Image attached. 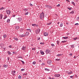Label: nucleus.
Masks as SVG:
<instances>
[{"label":"nucleus","instance_id":"nucleus-1","mask_svg":"<svg viewBox=\"0 0 79 79\" xmlns=\"http://www.w3.org/2000/svg\"><path fill=\"white\" fill-rule=\"evenodd\" d=\"M44 14V12H42V13H41L40 15V18L41 20L43 19L45 17Z\"/></svg>","mask_w":79,"mask_h":79},{"label":"nucleus","instance_id":"nucleus-2","mask_svg":"<svg viewBox=\"0 0 79 79\" xmlns=\"http://www.w3.org/2000/svg\"><path fill=\"white\" fill-rule=\"evenodd\" d=\"M47 62V63L48 64H49V65H51V64H52V61L50 60H48Z\"/></svg>","mask_w":79,"mask_h":79},{"label":"nucleus","instance_id":"nucleus-3","mask_svg":"<svg viewBox=\"0 0 79 79\" xmlns=\"http://www.w3.org/2000/svg\"><path fill=\"white\" fill-rule=\"evenodd\" d=\"M45 7L46 8H49V9H51V8H52V6H51L48 5H46L45 6Z\"/></svg>","mask_w":79,"mask_h":79},{"label":"nucleus","instance_id":"nucleus-4","mask_svg":"<svg viewBox=\"0 0 79 79\" xmlns=\"http://www.w3.org/2000/svg\"><path fill=\"white\" fill-rule=\"evenodd\" d=\"M6 12L7 13V15H10L11 13V11H10V10H6Z\"/></svg>","mask_w":79,"mask_h":79},{"label":"nucleus","instance_id":"nucleus-5","mask_svg":"<svg viewBox=\"0 0 79 79\" xmlns=\"http://www.w3.org/2000/svg\"><path fill=\"white\" fill-rule=\"evenodd\" d=\"M40 29L39 28L36 31V33L38 34L40 32Z\"/></svg>","mask_w":79,"mask_h":79},{"label":"nucleus","instance_id":"nucleus-6","mask_svg":"<svg viewBox=\"0 0 79 79\" xmlns=\"http://www.w3.org/2000/svg\"><path fill=\"white\" fill-rule=\"evenodd\" d=\"M54 77H60V74H56L54 75Z\"/></svg>","mask_w":79,"mask_h":79},{"label":"nucleus","instance_id":"nucleus-7","mask_svg":"<svg viewBox=\"0 0 79 79\" xmlns=\"http://www.w3.org/2000/svg\"><path fill=\"white\" fill-rule=\"evenodd\" d=\"M45 52L46 53V54H48V53H50V50L48 49H47L46 50Z\"/></svg>","mask_w":79,"mask_h":79},{"label":"nucleus","instance_id":"nucleus-8","mask_svg":"<svg viewBox=\"0 0 79 79\" xmlns=\"http://www.w3.org/2000/svg\"><path fill=\"white\" fill-rule=\"evenodd\" d=\"M15 73H16V71H12V74L13 76L15 75Z\"/></svg>","mask_w":79,"mask_h":79},{"label":"nucleus","instance_id":"nucleus-9","mask_svg":"<svg viewBox=\"0 0 79 79\" xmlns=\"http://www.w3.org/2000/svg\"><path fill=\"white\" fill-rule=\"evenodd\" d=\"M18 21H19V22H21V21L22 20V18H18Z\"/></svg>","mask_w":79,"mask_h":79},{"label":"nucleus","instance_id":"nucleus-10","mask_svg":"<svg viewBox=\"0 0 79 79\" xmlns=\"http://www.w3.org/2000/svg\"><path fill=\"white\" fill-rule=\"evenodd\" d=\"M26 47L25 46H23L22 48V50H26Z\"/></svg>","mask_w":79,"mask_h":79},{"label":"nucleus","instance_id":"nucleus-11","mask_svg":"<svg viewBox=\"0 0 79 79\" xmlns=\"http://www.w3.org/2000/svg\"><path fill=\"white\" fill-rule=\"evenodd\" d=\"M29 32L27 31L26 33H25V34H24L25 35V36H28V35H29Z\"/></svg>","mask_w":79,"mask_h":79},{"label":"nucleus","instance_id":"nucleus-12","mask_svg":"<svg viewBox=\"0 0 79 79\" xmlns=\"http://www.w3.org/2000/svg\"><path fill=\"white\" fill-rule=\"evenodd\" d=\"M32 26L36 27H38V25L35 24H32Z\"/></svg>","mask_w":79,"mask_h":79},{"label":"nucleus","instance_id":"nucleus-13","mask_svg":"<svg viewBox=\"0 0 79 79\" xmlns=\"http://www.w3.org/2000/svg\"><path fill=\"white\" fill-rule=\"evenodd\" d=\"M25 35L24 34L19 35V37H25Z\"/></svg>","mask_w":79,"mask_h":79},{"label":"nucleus","instance_id":"nucleus-14","mask_svg":"<svg viewBox=\"0 0 79 79\" xmlns=\"http://www.w3.org/2000/svg\"><path fill=\"white\" fill-rule=\"evenodd\" d=\"M48 35V34L47 32H45L44 33V36H47Z\"/></svg>","mask_w":79,"mask_h":79},{"label":"nucleus","instance_id":"nucleus-15","mask_svg":"<svg viewBox=\"0 0 79 79\" xmlns=\"http://www.w3.org/2000/svg\"><path fill=\"white\" fill-rule=\"evenodd\" d=\"M0 19H2L3 18V15L2 14L0 15Z\"/></svg>","mask_w":79,"mask_h":79},{"label":"nucleus","instance_id":"nucleus-16","mask_svg":"<svg viewBox=\"0 0 79 79\" xmlns=\"http://www.w3.org/2000/svg\"><path fill=\"white\" fill-rule=\"evenodd\" d=\"M73 73L71 71H70L68 73V74H73Z\"/></svg>","mask_w":79,"mask_h":79},{"label":"nucleus","instance_id":"nucleus-17","mask_svg":"<svg viewBox=\"0 0 79 79\" xmlns=\"http://www.w3.org/2000/svg\"><path fill=\"white\" fill-rule=\"evenodd\" d=\"M27 10H28V9H27V8H24L23 9V10L24 11H25V12H26Z\"/></svg>","mask_w":79,"mask_h":79},{"label":"nucleus","instance_id":"nucleus-18","mask_svg":"<svg viewBox=\"0 0 79 79\" xmlns=\"http://www.w3.org/2000/svg\"><path fill=\"white\" fill-rule=\"evenodd\" d=\"M44 69L45 71H50V69H47V68H45Z\"/></svg>","mask_w":79,"mask_h":79},{"label":"nucleus","instance_id":"nucleus-19","mask_svg":"<svg viewBox=\"0 0 79 79\" xmlns=\"http://www.w3.org/2000/svg\"><path fill=\"white\" fill-rule=\"evenodd\" d=\"M15 28L16 29H19V27L18 26H17L15 27Z\"/></svg>","mask_w":79,"mask_h":79},{"label":"nucleus","instance_id":"nucleus-20","mask_svg":"<svg viewBox=\"0 0 79 79\" xmlns=\"http://www.w3.org/2000/svg\"><path fill=\"white\" fill-rule=\"evenodd\" d=\"M14 39L15 40H16L17 41H18V38L16 37H14Z\"/></svg>","mask_w":79,"mask_h":79},{"label":"nucleus","instance_id":"nucleus-21","mask_svg":"<svg viewBox=\"0 0 79 79\" xmlns=\"http://www.w3.org/2000/svg\"><path fill=\"white\" fill-rule=\"evenodd\" d=\"M40 53L41 55H44V52L43 51H40Z\"/></svg>","mask_w":79,"mask_h":79},{"label":"nucleus","instance_id":"nucleus-22","mask_svg":"<svg viewBox=\"0 0 79 79\" xmlns=\"http://www.w3.org/2000/svg\"><path fill=\"white\" fill-rule=\"evenodd\" d=\"M74 10H73L71 12H70V14H74Z\"/></svg>","mask_w":79,"mask_h":79},{"label":"nucleus","instance_id":"nucleus-23","mask_svg":"<svg viewBox=\"0 0 79 79\" xmlns=\"http://www.w3.org/2000/svg\"><path fill=\"white\" fill-rule=\"evenodd\" d=\"M63 39H68V37H63Z\"/></svg>","mask_w":79,"mask_h":79},{"label":"nucleus","instance_id":"nucleus-24","mask_svg":"<svg viewBox=\"0 0 79 79\" xmlns=\"http://www.w3.org/2000/svg\"><path fill=\"white\" fill-rule=\"evenodd\" d=\"M7 15H5L4 18H3V19H5L6 18H7Z\"/></svg>","mask_w":79,"mask_h":79},{"label":"nucleus","instance_id":"nucleus-25","mask_svg":"<svg viewBox=\"0 0 79 79\" xmlns=\"http://www.w3.org/2000/svg\"><path fill=\"white\" fill-rule=\"evenodd\" d=\"M25 15H29V12H25Z\"/></svg>","mask_w":79,"mask_h":79},{"label":"nucleus","instance_id":"nucleus-26","mask_svg":"<svg viewBox=\"0 0 79 79\" xmlns=\"http://www.w3.org/2000/svg\"><path fill=\"white\" fill-rule=\"evenodd\" d=\"M10 19H7L6 22L7 23H10Z\"/></svg>","mask_w":79,"mask_h":79},{"label":"nucleus","instance_id":"nucleus-27","mask_svg":"<svg viewBox=\"0 0 79 79\" xmlns=\"http://www.w3.org/2000/svg\"><path fill=\"white\" fill-rule=\"evenodd\" d=\"M6 36H7L5 34L3 35V37L4 38H6Z\"/></svg>","mask_w":79,"mask_h":79},{"label":"nucleus","instance_id":"nucleus-28","mask_svg":"<svg viewBox=\"0 0 79 79\" xmlns=\"http://www.w3.org/2000/svg\"><path fill=\"white\" fill-rule=\"evenodd\" d=\"M3 67H4V68H6L7 67V66H8V65H5V64H4L3 65Z\"/></svg>","mask_w":79,"mask_h":79},{"label":"nucleus","instance_id":"nucleus-29","mask_svg":"<svg viewBox=\"0 0 79 79\" xmlns=\"http://www.w3.org/2000/svg\"><path fill=\"white\" fill-rule=\"evenodd\" d=\"M27 31H29L30 32H31V29L30 28L28 29H27Z\"/></svg>","mask_w":79,"mask_h":79},{"label":"nucleus","instance_id":"nucleus-30","mask_svg":"<svg viewBox=\"0 0 79 79\" xmlns=\"http://www.w3.org/2000/svg\"><path fill=\"white\" fill-rule=\"evenodd\" d=\"M68 9L69 10H72V7H68Z\"/></svg>","mask_w":79,"mask_h":79},{"label":"nucleus","instance_id":"nucleus-31","mask_svg":"<svg viewBox=\"0 0 79 79\" xmlns=\"http://www.w3.org/2000/svg\"><path fill=\"white\" fill-rule=\"evenodd\" d=\"M3 9H5V8H4V7H2L0 8V10H3Z\"/></svg>","mask_w":79,"mask_h":79},{"label":"nucleus","instance_id":"nucleus-32","mask_svg":"<svg viewBox=\"0 0 79 79\" xmlns=\"http://www.w3.org/2000/svg\"><path fill=\"white\" fill-rule=\"evenodd\" d=\"M18 79H21V75H19L18 77Z\"/></svg>","mask_w":79,"mask_h":79},{"label":"nucleus","instance_id":"nucleus-33","mask_svg":"<svg viewBox=\"0 0 79 79\" xmlns=\"http://www.w3.org/2000/svg\"><path fill=\"white\" fill-rule=\"evenodd\" d=\"M8 53L9 55H11V53L10 51H8L7 52Z\"/></svg>","mask_w":79,"mask_h":79},{"label":"nucleus","instance_id":"nucleus-34","mask_svg":"<svg viewBox=\"0 0 79 79\" xmlns=\"http://www.w3.org/2000/svg\"><path fill=\"white\" fill-rule=\"evenodd\" d=\"M72 4L73 5H74V6H75V3H74V2H72Z\"/></svg>","mask_w":79,"mask_h":79},{"label":"nucleus","instance_id":"nucleus-35","mask_svg":"<svg viewBox=\"0 0 79 79\" xmlns=\"http://www.w3.org/2000/svg\"><path fill=\"white\" fill-rule=\"evenodd\" d=\"M52 24V22H50L49 23H47V25H50V24Z\"/></svg>","mask_w":79,"mask_h":79},{"label":"nucleus","instance_id":"nucleus-36","mask_svg":"<svg viewBox=\"0 0 79 79\" xmlns=\"http://www.w3.org/2000/svg\"><path fill=\"white\" fill-rule=\"evenodd\" d=\"M61 55H62V54H58L57 55V56H61Z\"/></svg>","mask_w":79,"mask_h":79},{"label":"nucleus","instance_id":"nucleus-37","mask_svg":"<svg viewBox=\"0 0 79 79\" xmlns=\"http://www.w3.org/2000/svg\"><path fill=\"white\" fill-rule=\"evenodd\" d=\"M60 27H63V23H60Z\"/></svg>","mask_w":79,"mask_h":79},{"label":"nucleus","instance_id":"nucleus-38","mask_svg":"<svg viewBox=\"0 0 79 79\" xmlns=\"http://www.w3.org/2000/svg\"><path fill=\"white\" fill-rule=\"evenodd\" d=\"M66 42H67V41H61L62 43H65Z\"/></svg>","mask_w":79,"mask_h":79},{"label":"nucleus","instance_id":"nucleus-39","mask_svg":"<svg viewBox=\"0 0 79 79\" xmlns=\"http://www.w3.org/2000/svg\"><path fill=\"white\" fill-rule=\"evenodd\" d=\"M27 74V73H24L23 74V76H26V75Z\"/></svg>","mask_w":79,"mask_h":79},{"label":"nucleus","instance_id":"nucleus-40","mask_svg":"<svg viewBox=\"0 0 79 79\" xmlns=\"http://www.w3.org/2000/svg\"><path fill=\"white\" fill-rule=\"evenodd\" d=\"M36 64V62H35V61H34L32 62L33 64Z\"/></svg>","mask_w":79,"mask_h":79},{"label":"nucleus","instance_id":"nucleus-41","mask_svg":"<svg viewBox=\"0 0 79 79\" xmlns=\"http://www.w3.org/2000/svg\"><path fill=\"white\" fill-rule=\"evenodd\" d=\"M74 48V45H72L71 46V48Z\"/></svg>","mask_w":79,"mask_h":79},{"label":"nucleus","instance_id":"nucleus-42","mask_svg":"<svg viewBox=\"0 0 79 79\" xmlns=\"http://www.w3.org/2000/svg\"><path fill=\"white\" fill-rule=\"evenodd\" d=\"M56 61H60V59H56Z\"/></svg>","mask_w":79,"mask_h":79},{"label":"nucleus","instance_id":"nucleus-43","mask_svg":"<svg viewBox=\"0 0 79 79\" xmlns=\"http://www.w3.org/2000/svg\"><path fill=\"white\" fill-rule=\"evenodd\" d=\"M77 39V37H75V38H74V39H73V40H76Z\"/></svg>","mask_w":79,"mask_h":79},{"label":"nucleus","instance_id":"nucleus-44","mask_svg":"<svg viewBox=\"0 0 79 79\" xmlns=\"http://www.w3.org/2000/svg\"><path fill=\"white\" fill-rule=\"evenodd\" d=\"M40 44H41V45H44V43H40Z\"/></svg>","mask_w":79,"mask_h":79},{"label":"nucleus","instance_id":"nucleus-45","mask_svg":"<svg viewBox=\"0 0 79 79\" xmlns=\"http://www.w3.org/2000/svg\"><path fill=\"white\" fill-rule=\"evenodd\" d=\"M56 43L57 44V45H59V42L58 41H56Z\"/></svg>","mask_w":79,"mask_h":79},{"label":"nucleus","instance_id":"nucleus-46","mask_svg":"<svg viewBox=\"0 0 79 79\" xmlns=\"http://www.w3.org/2000/svg\"><path fill=\"white\" fill-rule=\"evenodd\" d=\"M21 62H22L23 64H24V62L23 60H21Z\"/></svg>","mask_w":79,"mask_h":79},{"label":"nucleus","instance_id":"nucleus-47","mask_svg":"<svg viewBox=\"0 0 79 79\" xmlns=\"http://www.w3.org/2000/svg\"><path fill=\"white\" fill-rule=\"evenodd\" d=\"M51 45L52 47H54V46H55V44H52Z\"/></svg>","mask_w":79,"mask_h":79},{"label":"nucleus","instance_id":"nucleus-48","mask_svg":"<svg viewBox=\"0 0 79 79\" xmlns=\"http://www.w3.org/2000/svg\"><path fill=\"white\" fill-rule=\"evenodd\" d=\"M18 58H22V59H23V58L22 57H21V56H19L18 57Z\"/></svg>","mask_w":79,"mask_h":79},{"label":"nucleus","instance_id":"nucleus-49","mask_svg":"<svg viewBox=\"0 0 79 79\" xmlns=\"http://www.w3.org/2000/svg\"><path fill=\"white\" fill-rule=\"evenodd\" d=\"M24 70V69H22L21 70V71H23Z\"/></svg>","mask_w":79,"mask_h":79},{"label":"nucleus","instance_id":"nucleus-50","mask_svg":"<svg viewBox=\"0 0 79 79\" xmlns=\"http://www.w3.org/2000/svg\"><path fill=\"white\" fill-rule=\"evenodd\" d=\"M75 26H77V25H79V23H76L75 24Z\"/></svg>","mask_w":79,"mask_h":79},{"label":"nucleus","instance_id":"nucleus-51","mask_svg":"<svg viewBox=\"0 0 79 79\" xmlns=\"http://www.w3.org/2000/svg\"><path fill=\"white\" fill-rule=\"evenodd\" d=\"M57 6H58V7H59V6H60V4H58Z\"/></svg>","mask_w":79,"mask_h":79},{"label":"nucleus","instance_id":"nucleus-52","mask_svg":"<svg viewBox=\"0 0 79 79\" xmlns=\"http://www.w3.org/2000/svg\"><path fill=\"white\" fill-rule=\"evenodd\" d=\"M69 55V56H72V55H73V54H72V53H70Z\"/></svg>","mask_w":79,"mask_h":79},{"label":"nucleus","instance_id":"nucleus-53","mask_svg":"<svg viewBox=\"0 0 79 79\" xmlns=\"http://www.w3.org/2000/svg\"><path fill=\"white\" fill-rule=\"evenodd\" d=\"M32 50H35V48H32Z\"/></svg>","mask_w":79,"mask_h":79},{"label":"nucleus","instance_id":"nucleus-54","mask_svg":"<svg viewBox=\"0 0 79 79\" xmlns=\"http://www.w3.org/2000/svg\"><path fill=\"white\" fill-rule=\"evenodd\" d=\"M45 64L44 63H43L42 64V65H45Z\"/></svg>","mask_w":79,"mask_h":79},{"label":"nucleus","instance_id":"nucleus-55","mask_svg":"<svg viewBox=\"0 0 79 79\" xmlns=\"http://www.w3.org/2000/svg\"><path fill=\"white\" fill-rule=\"evenodd\" d=\"M9 60H10V57H7V60H8V61H9Z\"/></svg>","mask_w":79,"mask_h":79},{"label":"nucleus","instance_id":"nucleus-56","mask_svg":"<svg viewBox=\"0 0 79 79\" xmlns=\"http://www.w3.org/2000/svg\"><path fill=\"white\" fill-rule=\"evenodd\" d=\"M66 1H67V2H70L69 1V0H65Z\"/></svg>","mask_w":79,"mask_h":79},{"label":"nucleus","instance_id":"nucleus-57","mask_svg":"<svg viewBox=\"0 0 79 79\" xmlns=\"http://www.w3.org/2000/svg\"><path fill=\"white\" fill-rule=\"evenodd\" d=\"M12 47V46H11V45H10V46H9V48H11Z\"/></svg>","mask_w":79,"mask_h":79},{"label":"nucleus","instance_id":"nucleus-58","mask_svg":"<svg viewBox=\"0 0 79 79\" xmlns=\"http://www.w3.org/2000/svg\"><path fill=\"white\" fill-rule=\"evenodd\" d=\"M30 6H33V5H32V4H31V3H30Z\"/></svg>","mask_w":79,"mask_h":79},{"label":"nucleus","instance_id":"nucleus-59","mask_svg":"<svg viewBox=\"0 0 79 79\" xmlns=\"http://www.w3.org/2000/svg\"><path fill=\"white\" fill-rule=\"evenodd\" d=\"M70 78H73V76H71L70 77Z\"/></svg>","mask_w":79,"mask_h":79},{"label":"nucleus","instance_id":"nucleus-60","mask_svg":"<svg viewBox=\"0 0 79 79\" xmlns=\"http://www.w3.org/2000/svg\"><path fill=\"white\" fill-rule=\"evenodd\" d=\"M77 20H79V17H77Z\"/></svg>","mask_w":79,"mask_h":79},{"label":"nucleus","instance_id":"nucleus-61","mask_svg":"<svg viewBox=\"0 0 79 79\" xmlns=\"http://www.w3.org/2000/svg\"><path fill=\"white\" fill-rule=\"evenodd\" d=\"M13 17H15V15H13Z\"/></svg>","mask_w":79,"mask_h":79},{"label":"nucleus","instance_id":"nucleus-62","mask_svg":"<svg viewBox=\"0 0 79 79\" xmlns=\"http://www.w3.org/2000/svg\"><path fill=\"white\" fill-rule=\"evenodd\" d=\"M39 62H42V60H39Z\"/></svg>","mask_w":79,"mask_h":79},{"label":"nucleus","instance_id":"nucleus-63","mask_svg":"<svg viewBox=\"0 0 79 79\" xmlns=\"http://www.w3.org/2000/svg\"><path fill=\"white\" fill-rule=\"evenodd\" d=\"M66 24H67L68 25V24H69V23H66Z\"/></svg>","mask_w":79,"mask_h":79},{"label":"nucleus","instance_id":"nucleus-64","mask_svg":"<svg viewBox=\"0 0 79 79\" xmlns=\"http://www.w3.org/2000/svg\"><path fill=\"white\" fill-rule=\"evenodd\" d=\"M40 38H39L38 39V40H40Z\"/></svg>","mask_w":79,"mask_h":79}]
</instances>
